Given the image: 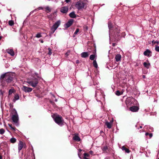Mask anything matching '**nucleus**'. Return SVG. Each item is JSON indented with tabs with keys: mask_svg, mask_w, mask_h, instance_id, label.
<instances>
[{
	"mask_svg": "<svg viewBox=\"0 0 159 159\" xmlns=\"http://www.w3.org/2000/svg\"><path fill=\"white\" fill-rule=\"evenodd\" d=\"M79 29H76L75 31V32L74 33L73 37H75V35L76 34L78 33L79 32Z\"/></svg>",
	"mask_w": 159,
	"mask_h": 159,
	"instance_id": "obj_33",
	"label": "nucleus"
},
{
	"mask_svg": "<svg viewBox=\"0 0 159 159\" xmlns=\"http://www.w3.org/2000/svg\"><path fill=\"white\" fill-rule=\"evenodd\" d=\"M76 62L77 64H78L79 63V60H77L76 61Z\"/></svg>",
	"mask_w": 159,
	"mask_h": 159,
	"instance_id": "obj_47",
	"label": "nucleus"
},
{
	"mask_svg": "<svg viewBox=\"0 0 159 159\" xmlns=\"http://www.w3.org/2000/svg\"><path fill=\"white\" fill-rule=\"evenodd\" d=\"M134 100V98L129 97L127 98L126 100V104L127 106H129L131 105Z\"/></svg>",
	"mask_w": 159,
	"mask_h": 159,
	"instance_id": "obj_8",
	"label": "nucleus"
},
{
	"mask_svg": "<svg viewBox=\"0 0 159 159\" xmlns=\"http://www.w3.org/2000/svg\"><path fill=\"white\" fill-rule=\"evenodd\" d=\"M24 146V144L23 143L20 141H19L18 145V150H19V152H20V151L22 149Z\"/></svg>",
	"mask_w": 159,
	"mask_h": 159,
	"instance_id": "obj_13",
	"label": "nucleus"
},
{
	"mask_svg": "<svg viewBox=\"0 0 159 159\" xmlns=\"http://www.w3.org/2000/svg\"><path fill=\"white\" fill-rule=\"evenodd\" d=\"M57 28L56 26L53 25L51 28V30L52 32V34H53Z\"/></svg>",
	"mask_w": 159,
	"mask_h": 159,
	"instance_id": "obj_24",
	"label": "nucleus"
},
{
	"mask_svg": "<svg viewBox=\"0 0 159 159\" xmlns=\"http://www.w3.org/2000/svg\"><path fill=\"white\" fill-rule=\"evenodd\" d=\"M143 65L145 67L148 69L150 66V64L148 61V62H144L143 63Z\"/></svg>",
	"mask_w": 159,
	"mask_h": 159,
	"instance_id": "obj_18",
	"label": "nucleus"
},
{
	"mask_svg": "<svg viewBox=\"0 0 159 159\" xmlns=\"http://www.w3.org/2000/svg\"><path fill=\"white\" fill-rule=\"evenodd\" d=\"M55 102H57V99H55Z\"/></svg>",
	"mask_w": 159,
	"mask_h": 159,
	"instance_id": "obj_54",
	"label": "nucleus"
},
{
	"mask_svg": "<svg viewBox=\"0 0 159 159\" xmlns=\"http://www.w3.org/2000/svg\"><path fill=\"white\" fill-rule=\"evenodd\" d=\"M121 56L119 54H117L115 57V59L116 61H120L121 58Z\"/></svg>",
	"mask_w": 159,
	"mask_h": 159,
	"instance_id": "obj_19",
	"label": "nucleus"
},
{
	"mask_svg": "<svg viewBox=\"0 0 159 159\" xmlns=\"http://www.w3.org/2000/svg\"><path fill=\"white\" fill-rule=\"evenodd\" d=\"M37 9H35V10H33V11H31L30 12V15L31 14H32V13H33L34 11H37Z\"/></svg>",
	"mask_w": 159,
	"mask_h": 159,
	"instance_id": "obj_43",
	"label": "nucleus"
},
{
	"mask_svg": "<svg viewBox=\"0 0 159 159\" xmlns=\"http://www.w3.org/2000/svg\"><path fill=\"white\" fill-rule=\"evenodd\" d=\"M142 128V127L141 126H140V128Z\"/></svg>",
	"mask_w": 159,
	"mask_h": 159,
	"instance_id": "obj_55",
	"label": "nucleus"
},
{
	"mask_svg": "<svg viewBox=\"0 0 159 159\" xmlns=\"http://www.w3.org/2000/svg\"><path fill=\"white\" fill-rule=\"evenodd\" d=\"M149 133H146V134H145V135H146V136H147V135H149Z\"/></svg>",
	"mask_w": 159,
	"mask_h": 159,
	"instance_id": "obj_49",
	"label": "nucleus"
},
{
	"mask_svg": "<svg viewBox=\"0 0 159 159\" xmlns=\"http://www.w3.org/2000/svg\"><path fill=\"white\" fill-rule=\"evenodd\" d=\"M27 83L33 87H35L38 84V80L37 79L33 77L32 79L27 80Z\"/></svg>",
	"mask_w": 159,
	"mask_h": 159,
	"instance_id": "obj_6",
	"label": "nucleus"
},
{
	"mask_svg": "<svg viewBox=\"0 0 159 159\" xmlns=\"http://www.w3.org/2000/svg\"><path fill=\"white\" fill-rule=\"evenodd\" d=\"M158 159H159V158H158Z\"/></svg>",
	"mask_w": 159,
	"mask_h": 159,
	"instance_id": "obj_59",
	"label": "nucleus"
},
{
	"mask_svg": "<svg viewBox=\"0 0 159 159\" xmlns=\"http://www.w3.org/2000/svg\"><path fill=\"white\" fill-rule=\"evenodd\" d=\"M41 37H42V36L41 34L39 33L37 34L36 35V37L37 38H39Z\"/></svg>",
	"mask_w": 159,
	"mask_h": 159,
	"instance_id": "obj_37",
	"label": "nucleus"
},
{
	"mask_svg": "<svg viewBox=\"0 0 159 159\" xmlns=\"http://www.w3.org/2000/svg\"><path fill=\"white\" fill-rule=\"evenodd\" d=\"M7 53L11 55V56H13L14 55V52L12 49H8L6 50Z\"/></svg>",
	"mask_w": 159,
	"mask_h": 159,
	"instance_id": "obj_16",
	"label": "nucleus"
},
{
	"mask_svg": "<svg viewBox=\"0 0 159 159\" xmlns=\"http://www.w3.org/2000/svg\"><path fill=\"white\" fill-rule=\"evenodd\" d=\"M73 20H69L66 24H65V27L66 28H67L73 24Z\"/></svg>",
	"mask_w": 159,
	"mask_h": 159,
	"instance_id": "obj_14",
	"label": "nucleus"
},
{
	"mask_svg": "<svg viewBox=\"0 0 159 159\" xmlns=\"http://www.w3.org/2000/svg\"><path fill=\"white\" fill-rule=\"evenodd\" d=\"M82 150L81 149H80L79 150V152L78 153V155L79 156V157L80 159H82L81 157H80L81 155L80 154V153L82 151Z\"/></svg>",
	"mask_w": 159,
	"mask_h": 159,
	"instance_id": "obj_36",
	"label": "nucleus"
},
{
	"mask_svg": "<svg viewBox=\"0 0 159 159\" xmlns=\"http://www.w3.org/2000/svg\"><path fill=\"white\" fill-rule=\"evenodd\" d=\"M1 38H2V37L0 36V40H1Z\"/></svg>",
	"mask_w": 159,
	"mask_h": 159,
	"instance_id": "obj_56",
	"label": "nucleus"
},
{
	"mask_svg": "<svg viewBox=\"0 0 159 159\" xmlns=\"http://www.w3.org/2000/svg\"><path fill=\"white\" fill-rule=\"evenodd\" d=\"M152 52L148 49H147L143 52L144 55L148 57L152 56Z\"/></svg>",
	"mask_w": 159,
	"mask_h": 159,
	"instance_id": "obj_10",
	"label": "nucleus"
},
{
	"mask_svg": "<svg viewBox=\"0 0 159 159\" xmlns=\"http://www.w3.org/2000/svg\"><path fill=\"white\" fill-rule=\"evenodd\" d=\"M15 91V90L13 89H10L9 91L8 94L9 95L13 93Z\"/></svg>",
	"mask_w": 159,
	"mask_h": 159,
	"instance_id": "obj_27",
	"label": "nucleus"
},
{
	"mask_svg": "<svg viewBox=\"0 0 159 159\" xmlns=\"http://www.w3.org/2000/svg\"><path fill=\"white\" fill-rule=\"evenodd\" d=\"M11 129L13 130L14 131H16V129L14 127H11Z\"/></svg>",
	"mask_w": 159,
	"mask_h": 159,
	"instance_id": "obj_41",
	"label": "nucleus"
},
{
	"mask_svg": "<svg viewBox=\"0 0 159 159\" xmlns=\"http://www.w3.org/2000/svg\"><path fill=\"white\" fill-rule=\"evenodd\" d=\"M12 113L11 117V120L13 122L16 126H18L19 125V117L17 113L16 110H14L13 111Z\"/></svg>",
	"mask_w": 159,
	"mask_h": 159,
	"instance_id": "obj_5",
	"label": "nucleus"
},
{
	"mask_svg": "<svg viewBox=\"0 0 159 159\" xmlns=\"http://www.w3.org/2000/svg\"><path fill=\"white\" fill-rule=\"evenodd\" d=\"M9 25L11 26H12L14 24V21L12 20H10L8 21Z\"/></svg>",
	"mask_w": 159,
	"mask_h": 159,
	"instance_id": "obj_30",
	"label": "nucleus"
},
{
	"mask_svg": "<svg viewBox=\"0 0 159 159\" xmlns=\"http://www.w3.org/2000/svg\"><path fill=\"white\" fill-rule=\"evenodd\" d=\"M95 57V55H91L90 56V59L91 60H93Z\"/></svg>",
	"mask_w": 159,
	"mask_h": 159,
	"instance_id": "obj_31",
	"label": "nucleus"
},
{
	"mask_svg": "<svg viewBox=\"0 0 159 159\" xmlns=\"http://www.w3.org/2000/svg\"><path fill=\"white\" fill-rule=\"evenodd\" d=\"M60 20H58L55 22L54 25L56 26L57 28H58L59 26L60 25Z\"/></svg>",
	"mask_w": 159,
	"mask_h": 159,
	"instance_id": "obj_25",
	"label": "nucleus"
},
{
	"mask_svg": "<svg viewBox=\"0 0 159 159\" xmlns=\"http://www.w3.org/2000/svg\"><path fill=\"white\" fill-rule=\"evenodd\" d=\"M65 1L66 3H68L70 1V0H65Z\"/></svg>",
	"mask_w": 159,
	"mask_h": 159,
	"instance_id": "obj_45",
	"label": "nucleus"
},
{
	"mask_svg": "<svg viewBox=\"0 0 159 159\" xmlns=\"http://www.w3.org/2000/svg\"><path fill=\"white\" fill-rule=\"evenodd\" d=\"M113 46H114V43H113Z\"/></svg>",
	"mask_w": 159,
	"mask_h": 159,
	"instance_id": "obj_58",
	"label": "nucleus"
},
{
	"mask_svg": "<svg viewBox=\"0 0 159 159\" xmlns=\"http://www.w3.org/2000/svg\"><path fill=\"white\" fill-rule=\"evenodd\" d=\"M22 90L25 93H29L32 90V88L23 86L21 88Z\"/></svg>",
	"mask_w": 159,
	"mask_h": 159,
	"instance_id": "obj_9",
	"label": "nucleus"
},
{
	"mask_svg": "<svg viewBox=\"0 0 159 159\" xmlns=\"http://www.w3.org/2000/svg\"><path fill=\"white\" fill-rule=\"evenodd\" d=\"M8 125L11 128L12 127L11 125L8 124Z\"/></svg>",
	"mask_w": 159,
	"mask_h": 159,
	"instance_id": "obj_48",
	"label": "nucleus"
},
{
	"mask_svg": "<svg viewBox=\"0 0 159 159\" xmlns=\"http://www.w3.org/2000/svg\"><path fill=\"white\" fill-rule=\"evenodd\" d=\"M150 138H151L152 136V133H150L149 134Z\"/></svg>",
	"mask_w": 159,
	"mask_h": 159,
	"instance_id": "obj_42",
	"label": "nucleus"
},
{
	"mask_svg": "<svg viewBox=\"0 0 159 159\" xmlns=\"http://www.w3.org/2000/svg\"><path fill=\"white\" fill-rule=\"evenodd\" d=\"M68 7L65 6L61 8L60 11L63 13H66L68 12Z\"/></svg>",
	"mask_w": 159,
	"mask_h": 159,
	"instance_id": "obj_12",
	"label": "nucleus"
},
{
	"mask_svg": "<svg viewBox=\"0 0 159 159\" xmlns=\"http://www.w3.org/2000/svg\"><path fill=\"white\" fill-rule=\"evenodd\" d=\"M116 94L117 95V96H119V95H121L122 93H121L120 91H117L116 92Z\"/></svg>",
	"mask_w": 159,
	"mask_h": 159,
	"instance_id": "obj_34",
	"label": "nucleus"
},
{
	"mask_svg": "<svg viewBox=\"0 0 159 159\" xmlns=\"http://www.w3.org/2000/svg\"><path fill=\"white\" fill-rule=\"evenodd\" d=\"M69 16L72 18H75L76 17V16L74 11H72L69 14Z\"/></svg>",
	"mask_w": 159,
	"mask_h": 159,
	"instance_id": "obj_20",
	"label": "nucleus"
},
{
	"mask_svg": "<svg viewBox=\"0 0 159 159\" xmlns=\"http://www.w3.org/2000/svg\"><path fill=\"white\" fill-rule=\"evenodd\" d=\"M107 149V147L106 146L102 148V150L103 151H106Z\"/></svg>",
	"mask_w": 159,
	"mask_h": 159,
	"instance_id": "obj_39",
	"label": "nucleus"
},
{
	"mask_svg": "<svg viewBox=\"0 0 159 159\" xmlns=\"http://www.w3.org/2000/svg\"><path fill=\"white\" fill-rule=\"evenodd\" d=\"M89 153L90 154H92L93 153V152L92 151H89Z\"/></svg>",
	"mask_w": 159,
	"mask_h": 159,
	"instance_id": "obj_46",
	"label": "nucleus"
},
{
	"mask_svg": "<svg viewBox=\"0 0 159 159\" xmlns=\"http://www.w3.org/2000/svg\"><path fill=\"white\" fill-rule=\"evenodd\" d=\"M10 141L11 143H14L16 142V139L15 138H12L10 139Z\"/></svg>",
	"mask_w": 159,
	"mask_h": 159,
	"instance_id": "obj_28",
	"label": "nucleus"
},
{
	"mask_svg": "<svg viewBox=\"0 0 159 159\" xmlns=\"http://www.w3.org/2000/svg\"><path fill=\"white\" fill-rule=\"evenodd\" d=\"M139 109V107L136 106H132L129 108L130 110L133 112H137V111H138Z\"/></svg>",
	"mask_w": 159,
	"mask_h": 159,
	"instance_id": "obj_11",
	"label": "nucleus"
},
{
	"mask_svg": "<svg viewBox=\"0 0 159 159\" xmlns=\"http://www.w3.org/2000/svg\"><path fill=\"white\" fill-rule=\"evenodd\" d=\"M93 66L96 68L98 67V64L96 60H94L93 62Z\"/></svg>",
	"mask_w": 159,
	"mask_h": 159,
	"instance_id": "obj_29",
	"label": "nucleus"
},
{
	"mask_svg": "<svg viewBox=\"0 0 159 159\" xmlns=\"http://www.w3.org/2000/svg\"><path fill=\"white\" fill-rule=\"evenodd\" d=\"M121 149L123 151H125V152L127 153H129L130 152V151L129 149L126 148L124 146H123L121 148Z\"/></svg>",
	"mask_w": 159,
	"mask_h": 159,
	"instance_id": "obj_22",
	"label": "nucleus"
},
{
	"mask_svg": "<svg viewBox=\"0 0 159 159\" xmlns=\"http://www.w3.org/2000/svg\"><path fill=\"white\" fill-rule=\"evenodd\" d=\"M66 55V56H68V55H69V54L68 52H66V54H65Z\"/></svg>",
	"mask_w": 159,
	"mask_h": 159,
	"instance_id": "obj_51",
	"label": "nucleus"
},
{
	"mask_svg": "<svg viewBox=\"0 0 159 159\" xmlns=\"http://www.w3.org/2000/svg\"><path fill=\"white\" fill-rule=\"evenodd\" d=\"M38 10L43 9V8L42 7H39L38 8Z\"/></svg>",
	"mask_w": 159,
	"mask_h": 159,
	"instance_id": "obj_44",
	"label": "nucleus"
},
{
	"mask_svg": "<svg viewBox=\"0 0 159 159\" xmlns=\"http://www.w3.org/2000/svg\"><path fill=\"white\" fill-rule=\"evenodd\" d=\"M73 139L77 141H80V138L77 135H75L73 138Z\"/></svg>",
	"mask_w": 159,
	"mask_h": 159,
	"instance_id": "obj_21",
	"label": "nucleus"
},
{
	"mask_svg": "<svg viewBox=\"0 0 159 159\" xmlns=\"http://www.w3.org/2000/svg\"><path fill=\"white\" fill-rule=\"evenodd\" d=\"M108 26L109 29V35L110 39H112V38H114V40H118L120 38V35L119 34L120 32V30L119 28H117L113 30L114 33L113 35L111 32H113V29L112 23L111 22H109L108 23Z\"/></svg>",
	"mask_w": 159,
	"mask_h": 159,
	"instance_id": "obj_1",
	"label": "nucleus"
},
{
	"mask_svg": "<svg viewBox=\"0 0 159 159\" xmlns=\"http://www.w3.org/2000/svg\"><path fill=\"white\" fill-rule=\"evenodd\" d=\"M5 131L3 129H0V134H3L5 133Z\"/></svg>",
	"mask_w": 159,
	"mask_h": 159,
	"instance_id": "obj_32",
	"label": "nucleus"
},
{
	"mask_svg": "<svg viewBox=\"0 0 159 159\" xmlns=\"http://www.w3.org/2000/svg\"><path fill=\"white\" fill-rule=\"evenodd\" d=\"M40 42L42 43H43V41L42 40H41Z\"/></svg>",
	"mask_w": 159,
	"mask_h": 159,
	"instance_id": "obj_52",
	"label": "nucleus"
},
{
	"mask_svg": "<svg viewBox=\"0 0 159 159\" xmlns=\"http://www.w3.org/2000/svg\"><path fill=\"white\" fill-rule=\"evenodd\" d=\"M13 79L12 73H7L2 75L1 76V81H5L7 83H10Z\"/></svg>",
	"mask_w": 159,
	"mask_h": 159,
	"instance_id": "obj_2",
	"label": "nucleus"
},
{
	"mask_svg": "<svg viewBox=\"0 0 159 159\" xmlns=\"http://www.w3.org/2000/svg\"><path fill=\"white\" fill-rule=\"evenodd\" d=\"M158 43V42H155L154 43Z\"/></svg>",
	"mask_w": 159,
	"mask_h": 159,
	"instance_id": "obj_53",
	"label": "nucleus"
},
{
	"mask_svg": "<svg viewBox=\"0 0 159 159\" xmlns=\"http://www.w3.org/2000/svg\"><path fill=\"white\" fill-rule=\"evenodd\" d=\"M155 50L157 52H159V46H156L155 48Z\"/></svg>",
	"mask_w": 159,
	"mask_h": 159,
	"instance_id": "obj_38",
	"label": "nucleus"
},
{
	"mask_svg": "<svg viewBox=\"0 0 159 159\" xmlns=\"http://www.w3.org/2000/svg\"><path fill=\"white\" fill-rule=\"evenodd\" d=\"M143 79H145L146 78V76L145 75H143Z\"/></svg>",
	"mask_w": 159,
	"mask_h": 159,
	"instance_id": "obj_50",
	"label": "nucleus"
},
{
	"mask_svg": "<svg viewBox=\"0 0 159 159\" xmlns=\"http://www.w3.org/2000/svg\"><path fill=\"white\" fill-rule=\"evenodd\" d=\"M85 4L84 2L79 1L75 4L76 7L79 10L82 9L84 8Z\"/></svg>",
	"mask_w": 159,
	"mask_h": 159,
	"instance_id": "obj_7",
	"label": "nucleus"
},
{
	"mask_svg": "<svg viewBox=\"0 0 159 159\" xmlns=\"http://www.w3.org/2000/svg\"><path fill=\"white\" fill-rule=\"evenodd\" d=\"M55 122L59 125L62 126L64 125V120L61 116L57 114H54L52 115Z\"/></svg>",
	"mask_w": 159,
	"mask_h": 159,
	"instance_id": "obj_3",
	"label": "nucleus"
},
{
	"mask_svg": "<svg viewBox=\"0 0 159 159\" xmlns=\"http://www.w3.org/2000/svg\"><path fill=\"white\" fill-rule=\"evenodd\" d=\"M2 158V157H0V159H1Z\"/></svg>",
	"mask_w": 159,
	"mask_h": 159,
	"instance_id": "obj_57",
	"label": "nucleus"
},
{
	"mask_svg": "<svg viewBox=\"0 0 159 159\" xmlns=\"http://www.w3.org/2000/svg\"><path fill=\"white\" fill-rule=\"evenodd\" d=\"M95 96L96 100L98 102H101L104 100V96L103 92L100 90H98L96 91Z\"/></svg>",
	"mask_w": 159,
	"mask_h": 159,
	"instance_id": "obj_4",
	"label": "nucleus"
},
{
	"mask_svg": "<svg viewBox=\"0 0 159 159\" xmlns=\"http://www.w3.org/2000/svg\"><path fill=\"white\" fill-rule=\"evenodd\" d=\"M45 9L46 10L48 11H50L51 9L50 8L48 7H46Z\"/></svg>",
	"mask_w": 159,
	"mask_h": 159,
	"instance_id": "obj_40",
	"label": "nucleus"
},
{
	"mask_svg": "<svg viewBox=\"0 0 159 159\" xmlns=\"http://www.w3.org/2000/svg\"><path fill=\"white\" fill-rule=\"evenodd\" d=\"M48 54H49V55H51L52 54V50L50 48H48Z\"/></svg>",
	"mask_w": 159,
	"mask_h": 159,
	"instance_id": "obj_35",
	"label": "nucleus"
},
{
	"mask_svg": "<svg viewBox=\"0 0 159 159\" xmlns=\"http://www.w3.org/2000/svg\"><path fill=\"white\" fill-rule=\"evenodd\" d=\"M89 54L87 52H84L81 54V56L83 58H86L89 56Z\"/></svg>",
	"mask_w": 159,
	"mask_h": 159,
	"instance_id": "obj_17",
	"label": "nucleus"
},
{
	"mask_svg": "<svg viewBox=\"0 0 159 159\" xmlns=\"http://www.w3.org/2000/svg\"><path fill=\"white\" fill-rule=\"evenodd\" d=\"M113 120L110 121V122L106 121L105 123V124L107 126L108 129H111V125L113 123Z\"/></svg>",
	"mask_w": 159,
	"mask_h": 159,
	"instance_id": "obj_15",
	"label": "nucleus"
},
{
	"mask_svg": "<svg viewBox=\"0 0 159 159\" xmlns=\"http://www.w3.org/2000/svg\"><path fill=\"white\" fill-rule=\"evenodd\" d=\"M84 159H89V155L87 153H84Z\"/></svg>",
	"mask_w": 159,
	"mask_h": 159,
	"instance_id": "obj_26",
	"label": "nucleus"
},
{
	"mask_svg": "<svg viewBox=\"0 0 159 159\" xmlns=\"http://www.w3.org/2000/svg\"><path fill=\"white\" fill-rule=\"evenodd\" d=\"M19 98V95L17 94H16L15 95L13 99V101L14 102H15L16 101L18 100Z\"/></svg>",
	"mask_w": 159,
	"mask_h": 159,
	"instance_id": "obj_23",
	"label": "nucleus"
}]
</instances>
